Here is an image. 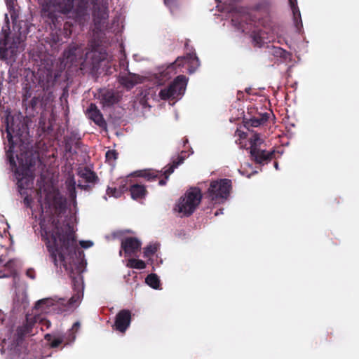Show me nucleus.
<instances>
[{"instance_id":"nucleus-1","label":"nucleus","mask_w":359,"mask_h":359,"mask_svg":"<svg viewBox=\"0 0 359 359\" xmlns=\"http://www.w3.org/2000/svg\"><path fill=\"white\" fill-rule=\"evenodd\" d=\"M46 201L49 211L46 210L41 215V236L54 265L62 266L72 278L74 294L69 302L74 304L83 298V283L73 226L65 221L61 223L59 219L66 212L67 200L57 192L48 194Z\"/></svg>"},{"instance_id":"nucleus-2","label":"nucleus","mask_w":359,"mask_h":359,"mask_svg":"<svg viewBox=\"0 0 359 359\" xmlns=\"http://www.w3.org/2000/svg\"><path fill=\"white\" fill-rule=\"evenodd\" d=\"M4 123L9 146L6 151L7 156L12 168L15 169L20 193L25 194L26 189L33 184L34 177L31 168L35 166L39 159V153L33 149L22 151L16 154L17 165L13 156V149L18 141L24 142L28 135V126L20 113L11 115L9 112L4 118Z\"/></svg>"},{"instance_id":"nucleus-3","label":"nucleus","mask_w":359,"mask_h":359,"mask_svg":"<svg viewBox=\"0 0 359 359\" xmlns=\"http://www.w3.org/2000/svg\"><path fill=\"white\" fill-rule=\"evenodd\" d=\"M90 0H38L42 7V15L51 20H56L55 12L69 15L81 22L87 15Z\"/></svg>"},{"instance_id":"nucleus-4","label":"nucleus","mask_w":359,"mask_h":359,"mask_svg":"<svg viewBox=\"0 0 359 359\" xmlns=\"http://www.w3.org/2000/svg\"><path fill=\"white\" fill-rule=\"evenodd\" d=\"M41 325V329L48 330L51 325L50 320L41 318L39 316H34L33 319L27 317V322L22 326L18 327L16 333L13 337V339L9 345V349L11 354L17 355L20 359H25V356L27 354V347L25 345V337L32 333V327L35 323Z\"/></svg>"},{"instance_id":"nucleus-5","label":"nucleus","mask_w":359,"mask_h":359,"mask_svg":"<svg viewBox=\"0 0 359 359\" xmlns=\"http://www.w3.org/2000/svg\"><path fill=\"white\" fill-rule=\"evenodd\" d=\"M8 25L2 27L0 36V60L12 66L18 55L19 37H11Z\"/></svg>"},{"instance_id":"nucleus-6","label":"nucleus","mask_w":359,"mask_h":359,"mask_svg":"<svg viewBox=\"0 0 359 359\" xmlns=\"http://www.w3.org/2000/svg\"><path fill=\"white\" fill-rule=\"evenodd\" d=\"M98 43L93 39L89 41L88 47L83 48L82 44L71 43L63 53L66 62L76 63L86 62L89 57H93L97 53Z\"/></svg>"},{"instance_id":"nucleus-7","label":"nucleus","mask_w":359,"mask_h":359,"mask_svg":"<svg viewBox=\"0 0 359 359\" xmlns=\"http://www.w3.org/2000/svg\"><path fill=\"white\" fill-rule=\"evenodd\" d=\"M203 194L198 187H191L188 189L183 196L180 197L175 210L182 214V216L189 217L194 213L201 203Z\"/></svg>"},{"instance_id":"nucleus-8","label":"nucleus","mask_w":359,"mask_h":359,"mask_svg":"<svg viewBox=\"0 0 359 359\" xmlns=\"http://www.w3.org/2000/svg\"><path fill=\"white\" fill-rule=\"evenodd\" d=\"M231 189V181L229 179L212 181L206 193V197L215 203L223 202L229 197Z\"/></svg>"},{"instance_id":"nucleus-9","label":"nucleus","mask_w":359,"mask_h":359,"mask_svg":"<svg viewBox=\"0 0 359 359\" xmlns=\"http://www.w3.org/2000/svg\"><path fill=\"white\" fill-rule=\"evenodd\" d=\"M187 79L185 76L180 75L166 88L161 89L159 97L161 100L175 99L182 96L185 91Z\"/></svg>"},{"instance_id":"nucleus-10","label":"nucleus","mask_w":359,"mask_h":359,"mask_svg":"<svg viewBox=\"0 0 359 359\" xmlns=\"http://www.w3.org/2000/svg\"><path fill=\"white\" fill-rule=\"evenodd\" d=\"M251 159L259 165L268 164L275 157V150L266 151L261 147L250 151Z\"/></svg>"},{"instance_id":"nucleus-11","label":"nucleus","mask_w":359,"mask_h":359,"mask_svg":"<svg viewBox=\"0 0 359 359\" xmlns=\"http://www.w3.org/2000/svg\"><path fill=\"white\" fill-rule=\"evenodd\" d=\"M131 322V311L128 309L121 310L116 316L114 327L116 330L124 333Z\"/></svg>"},{"instance_id":"nucleus-12","label":"nucleus","mask_w":359,"mask_h":359,"mask_svg":"<svg viewBox=\"0 0 359 359\" xmlns=\"http://www.w3.org/2000/svg\"><path fill=\"white\" fill-rule=\"evenodd\" d=\"M141 242L135 237H127L121 241V249L126 256L136 255L141 248Z\"/></svg>"},{"instance_id":"nucleus-13","label":"nucleus","mask_w":359,"mask_h":359,"mask_svg":"<svg viewBox=\"0 0 359 359\" xmlns=\"http://www.w3.org/2000/svg\"><path fill=\"white\" fill-rule=\"evenodd\" d=\"M99 99L104 107H109L118 103L120 100V97L113 90L103 89L100 93Z\"/></svg>"},{"instance_id":"nucleus-14","label":"nucleus","mask_w":359,"mask_h":359,"mask_svg":"<svg viewBox=\"0 0 359 359\" xmlns=\"http://www.w3.org/2000/svg\"><path fill=\"white\" fill-rule=\"evenodd\" d=\"M87 115L88 118L91 119L97 126L101 128H107V124L103 117V115L95 104L91 103L89 105L87 109Z\"/></svg>"},{"instance_id":"nucleus-15","label":"nucleus","mask_w":359,"mask_h":359,"mask_svg":"<svg viewBox=\"0 0 359 359\" xmlns=\"http://www.w3.org/2000/svg\"><path fill=\"white\" fill-rule=\"evenodd\" d=\"M194 62L199 65V60L195 53H188L184 57H178L175 61L167 67V72L170 73L175 70L176 67H183L186 62Z\"/></svg>"},{"instance_id":"nucleus-16","label":"nucleus","mask_w":359,"mask_h":359,"mask_svg":"<svg viewBox=\"0 0 359 359\" xmlns=\"http://www.w3.org/2000/svg\"><path fill=\"white\" fill-rule=\"evenodd\" d=\"M142 76L133 73L120 76L118 78L119 83L128 89L133 88L136 84L142 83Z\"/></svg>"},{"instance_id":"nucleus-17","label":"nucleus","mask_w":359,"mask_h":359,"mask_svg":"<svg viewBox=\"0 0 359 359\" xmlns=\"http://www.w3.org/2000/svg\"><path fill=\"white\" fill-rule=\"evenodd\" d=\"M93 15L95 26L104 24L108 18L107 6L104 5L97 6L96 4H94Z\"/></svg>"},{"instance_id":"nucleus-18","label":"nucleus","mask_w":359,"mask_h":359,"mask_svg":"<svg viewBox=\"0 0 359 359\" xmlns=\"http://www.w3.org/2000/svg\"><path fill=\"white\" fill-rule=\"evenodd\" d=\"M184 158L183 156H178L176 159H174L170 165H168V168H165L163 172L161 171V176H164V179H161L158 181L160 186H164L167 183V180L169 176L174 172L175 169L177 168L180 165L183 163Z\"/></svg>"},{"instance_id":"nucleus-19","label":"nucleus","mask_w":359,"mask_h":359,"mask_svg":"<svg viewBox=\"0 0 359 359\" xmlns=\"http://www.w3.org/2000/svg\"><path fill=\"white\" fill-rule=\"evenodd\" d=\"M269 118V113L260 114L258 116H253L249 119L244 121V126L248 130H250V128L259 127L266 123Z\"/></svg>"},{"instance_id":"nucleus-20","label":"nucleus","mask_w":359,"mask_h":359,"mask_svg":"<svg viewBox=\"0 0 359 359\" xmlns=\"http://www.w3.org/2000/svg\"><path fill=\"white\" fill-rule=\"evenodd\" d=\"M129 190L132 198L136 201L143 199L147 194L146 187L138 184L131 185Z\"/></svg>"},{"instance_id":"nucleus-21","label":"nucleus","mask_w":359,"mask_h":359,"mask_svg":"<svg viewBox=\"0 0 359 359\" xmlns=\"http://www.w3.org/2000/svg\"><path fill=\"white\" fill-rule=\"evenodd\" d=\"M3 268V270H0V278L15 276L16 274V261L9 259Z\"/></svg>"},{"instance_id":"nucleus-22","label":"nucleus","mask_w":359,"mask_h":359,"mask_svg":"<svg viewBox=\"0 0 359 359\" xmlns=\"http://www.w3.org/2000/svg\"><path fill=\"white\" fill-rule=\"evenodd\" d=\"M137 176L143 177L148 181H154L161 177V171L152 169L140 170L137 172Z\"/></svg>"},{"instance_id":"nucleus-23","label":"nucleus","mask_w":359,"mask_h":359,"mask_svg":"<svg viewBox=\"0 0 359 359\" xmlns=\"http://www.w3.org/2000/svg\"><path fill=\"white\" fill-rule=\"evenodd\" d=\"M79 175L88 183L95 184L99 180L96 173L88 168H85L83 170H81Z\"/></svg>"},{"instance_id":"nucleus-24","label":"nucleus","mask_w":359,"mask_h":359,"mask_svg":"<svg viewBox=\"0 0 359 359\" xmlns=\"http://www.w3.org/2000/svg\"><path fill=\"white\" fill-rule=\"evenodd\" d=\"M6 6L13 21H16L19 15V10L17 8L16 0H7Z\"/></svg>"},{"instance_id":"nucleus-25","label":"nucleus","mask_w":359,"mask_h":359,"mask_svg":"<svg viewBox=\"0 0 359 359\" xmlns=\"http://www.w3.org/2000/svg\"><path fill=\"white\" fill-rule=\"evenodd\" d=\"M32 90L29 84H26L22 88V106L28 111L27 102L32 97Z\"/></svg>"},{"instance_id":"nucleus-26","label":"nucleus","mask_w":359,"mask_h":359,"mask_svg":"<svg viewBox=\"0 0 359 359\" xmlns=\"http://www.w3.org/2000/svg\"><path fill=\"white\" fill-rule=\"evenodd\" d=\"M146 283L154 289H159L160 279L156 273H150L146 278Z\"/></svg>"},{"instance_id":"nucleus-27","label":"nucleus","mask_w":359,"mask_h":359,"mask_svg":"<svg viewBox=\"0 0 359 359\" xmlns=\"http://www.w3.org/2000/svg\"><path fill=\"white\" fill-rule=\"evenodd\" d=\"M250 142V151H252V149H258L261 147V144L263 143V140L260 138L259 134L254 133L249 139Z\"/></svg>"},{"instance_id":"nucleus-28","label":"nucleus","mask_w":359,"mask_h":359,"mask_svg":"<svg viewBox=\"0 0 359 359\" xmlns=\"http://www.w3.org/2000/svg\"><path fill=\"white\" fill-rule=\"evenodd\" d=\"M126 266L131 269H144L146 268V264L141 259L131 258L128 259Z\"/></svg>"},{"instance_id":"nucleus-29","label":"nucleus","mask_w":359,"mask_h":359,"mask_svg":"<svg viewBox=\"0 0 359 359\" xmlns=\"http://www.w3.org/2000/svg\"><path fill=\"white\" fill-rule=\"evenodd\" d=\"M44 337L46 341L50 342L51 348H57L64 342L62 337L53 338L50 334H46Z\"/></svg>"},{"instance_id":"nucleus-30","label":"nucleus","mask_w":359,"mask_h":359,"mask_svg":"<svg viewBox=\"0 0 359 359\" xmlns=\"http://www.w3.org/2000/svg\"><path fill=\"white\" fill-rule=\"evenodd\" d=\"M127 188L126 185H123L119 189H117L116 187H108L107 189V194L109 196H114L115 198H119Z\"/></svg>"},{"instance_id":"nucleus-31","label":"nucleus","mask_w":359,"mask_h":359,"mask_svg":"<svg viewBox=\"0 0 359 359\" xmlns=\"http://www.w3.org/2000/svg\"><path fill=\"white\" fill-rule=\"evenodd\" d=\"M290 6L293 13V16L295 20H297V18L301 19V15L299 9L297 6V0H288ZM301 25H302V20H300Z\"/></svg>"},{"instance_id":"nucleus-32","label":"nucleus","mask_w":359,"mask_h":359,"mask_svg":"<svg viewBox=\"0 0 359 359\" xmlns=\"http://www.w3.org/2000/svg\"><path fill=\"white\" fill-rule=\"evenodd\" d=\"M156 245H149L144 248L143 256L144 258H149L153 256L157 251Z\"/></svg>"},{"instance_id":"nucleus-33","label":"nucleus","mask_w":359,"mask_h":359,"mask_svg":"<svg viewBox=\"0 0 359 359\" xmlns=\"http://www.w3.org/2000/svg\"><path fill=\"white\" fill-rule=\"evenodd\" d=\"M53 304V300L50 298H45L39 300L36 304L35 308L36 309L44 310V306H48Z\"/></svg>"},{"instance_id":"nucleus-34","label":"nucleus","mask_w":359,"mask_h":359,"mask_svg":"<svg viewBox=\"0 0 359 359\" xmlns=\"http://www.w3.org/2000/svg\"><path fill=\"white\" fill-rule=\"evenodd\" d=\"M271 8V3L269 1L264 0L256 6V10L268 13Z\"/></svg>"},{"instance_id":"nucleus-35","label":"nucleus","mask_w":359,"mask_h":359,"mask_svg":"<svg viewBox=\"0 0 359 359\" xmlns=\"http://www.w3.org/2000/svg\"><path fill=\"white\" fill-rule=\"evenodd\" d=\"M65 345L69 344L74 341L76 339V332L72 330H69L68 332L62 337Z\"/></svg>"},{"instance_id":"nucleus-36","label":"nucleus","mask_w":359,"mask_h":359,"mask_svg":"<svg viewBox=\"0 0 359 359\" xmlns=\"http://www.w3.org/2000/svg\"><path fill=\"white\" fill-rule=\"evenodd\" d=\"M272 54L276 57L286 58L288 54L287 51L280 47H273Z\"/></svg>"},{"instance_id":"nucleus-37","label":"nucleus","mask_w":359,"mask_h":359,"mask_svg":"<svg viewBox=\"0 0 359 359\" xmlns=\"http://www.w3.org/2000/svg\"><path fill=\"white\" fill-rule=\"evenodd\" d=\"M118 154L116 150H108L105 154L106 161L112 162L117 159Z\"/></svg>"},{"instance_id":"nucleus-38","label":"nucleus","mask_w":359,"mask_h":359,"mask_svg":"<svg viewBox=\"0 0 359 359\" xmlns=\"http://www.w3.org/2000/svg\"><path fill=\"white\" fill-rule=\"evenodd\" d=\"M39 102V98L38 97H34L30 100H29L27 102L28 110L34 111Z\"/></svg>"},{"instance_id":"nucleus-39","label":"nucleus","mask_w":359,"mask_h":359,"mask_svg":"<svg viewBox=\"0 0 359 359\" xmlns=\"http://www.w3.org/2000/svg\"><path fill=\"white\" fill-rule=\"evenodd\" d=\"M79 135L75 132H72L69 135H67L64 137L65 140H67L71 143H74L78 138Z\"/></svg>"},{"instance_id":"nucleus-40","label":"nucleus","mask_w":359,"mask_h":359,"mask_svg":"<svg viewBox=\"0 0 359 359\" xmlns=\"http://www.w3.org/2000/svg\"><path fill=\"white\" fill-rule=\"evenodd\" d=\"M72 24H70L68 22H66L64 24V30L65 31V36H69L72 34V29H71Z\"/></svg>"},{"instance_id":"nucleus-41","label":"nucleus","mask_w":359,"mask_h":359,"mask_svg":"<svg viewBox=\"0 0 359 359\" xmlns=\"http://www.w3.org/2000/svg\"><path fill=\"white\" fill-rule=\"evenodd\" d=\"M93 242L90 241H82L80 242V245L82 248H88L93 245Z\"/></svg>"},{"instance_id":"nucleus-42","label":"nucleus","mask_w":359,"mask_h":359,"mask_svg":"<svg viewBox=\"0 0 359 359\" xmlns=\"http://www.w3.org/2000/svg\"><path fill=\"white\" fill-rule=\"evenodd\" d=\"M72 143L69 142L67 140H65V149L66 152L70 153L72 152Z\"/></svg>"},{"instance_id":"nucleus-43","label":"nucleus","mask_w":359,"mask_h":359,"mask_svg":"<svg viewBox=\"0 0 359 359\" xmlns=\"http://www.w3.org/2000/svg\"><path fill=\"white\" fill-rule=\"evenodd\" d=\"M32 199L28 196H26L23 199V203L27 208L30 207Z\"/></svg>"},{"instance_id":"nucleus-44","label":"nucleus","mask_w":359,"mask_h":359,"mask_svg":"<svg viewBox=\"0 0 359 359\" xmlns=\"http://www.w3.org/2000/svg\"><path fill=\"white\" fill-rule=\"evenodd\" d=\"M26 275L31 279L35 278V271L33 269H29L26 271Z\"/></svg>"},{"instance_id":"nucleus-45","label":"nucleus","mask_w":359,"mask_h":359,"mask_svg":"<svg viewBox=\"0 0 359 359\" xmlns=\"http://www.w3.org/2000/svg\"><path fill=\"white\" fill-rule=\"evenodd\" d=\"M79 327H80V323L79 322H76L73 324L71 330H72L73 331L76 332L77 330H79Z\"/></svg>"},{"instance_id":"nucleus-46","label":"nucleus","mask_w":359,"mask_h":359,"mask_svg":"<svg viewBox=\"0 0 359 359\" xmlns=\"http://www.w3.org/2000/svg\"><path fill=\"white\" fill-rule=\"evenodd\" d=\"M6 256L1 255L0 256V266H4V264L6 263Z\"/></svg>"},{"instance_id":"nucleus-47","label":"nucleus","mask_w":359,"mask_h":359,"mask_svg":"<svg viewBox=\"0 0 359 359\" xmlns=\"http://www.w3.org/2000/svg\"><path fill=\"white\" fill-rule=\"evenodd\" d=\"M73 144H75V147L76 148L79 149L81 147V138L79 137H78L76 140Z\"/></svg>"},{"instance_id":"nucleus-48","label":"nucleus","mask_w":359,"mask_h":359,"mask_svg":"<svg viewBox=\"0 0 359 359\" xmlns=\"http://www.w3.org/2000/svg\"><path fill=\"white\" fill-rule=\"evenodd\" d=\"M78 187H80L82 189H88L89 186L88 185H82V184H78Z\"/></svg>"},{"instance_id":"nucleus-49","label":"nucleus","mask_w":359,"mask_h":359,"mask_svg":"<svg viewBox=\"0 0 359 359\" xmlns=\"http://www.w3.org/2000/svg\"><path fill=\"white\" fill-rule=\"evenodd\" d=\"M4 321V316L2 313H0V325H3Z\"/></svg>"},{"instance_id":"nucleus-50","label":"nucleus","mask_w":359,"mask_h":359,"mask_svg":"<svg viewBox=\"0 0 359 359\" xmlns=\"http://www.w3.org/2000/svg\"><path fill=\"white\" fill-rule=\"evenodd\" d=\"M274 167L276 168V169H278V162H274Z\"/></svg>"},{"instance_id":"nucleus-51","label":"nucleus","mask_w":359,"mask_h":359,"mask_svg":"<svg viewBox=\"0 0 359 359\" xmlns=\"http://www.w3.org/2000/svg\"><path fill=\"white\" fill-rule=\"evenodd\" d=\"M216 216L218 215V211H217L215 214Z\"/></svg>"}]
</instances>
